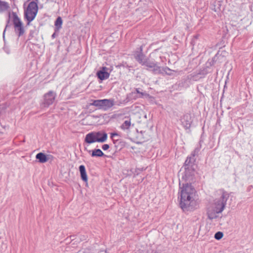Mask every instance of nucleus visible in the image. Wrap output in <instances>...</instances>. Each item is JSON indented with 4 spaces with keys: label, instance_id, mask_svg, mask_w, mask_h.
I'll use <instances>...</instances> for the list:
<instances>
[{
    "label": "nucleus",
    "instance_id": "1",
    "mask_svg": "<svg viewBox=\"0 0 253 253\" xmlns=\"http://www.w3.org/2000/svg\"><path fill=\"white\" fill-rule=\"evenodd\" d=\"M180 188V206L183 211H192L199 208V202L196 199V190L188 183Z\"/></svg>",
    "mask_w": 253,
    "mask_h": 253
},
{
    "label": "nucleus",
    "instance_id": "2",
    "mask_svg": "<svg viewBox=\"0 0 253 253\" xmlns=\"http://www.w3.org/2000/svg\"><path fill=\"white\" fill-rule=\"evenodd\" d=\"M229 194L225 191H222L219 199H216L207 208V215L210 220H213L219 217V214L222 213L225 209Z\"/></svg>",
    "mask_w": 253,
    "mask_h": 253
},
{
    "label": "nucleus",
    "instance_id": "3",
    "mask_svg": "<svg viewBox=\"0 0 253 253\" xmlns=\"http://www.w3.org/2000/svg\"><path fill=\"white\" fill-rule=\"evenodd\" d=\"M38 11V3L36 1H31L25 11V19L27 21V25L34 20Z\"/></svg>",
    "mask_w": 253,
    "mask_h": 253
},
{
    "label": "nucleus",
    "instance_id": "4",
    "mask_svg": "<svg viewBox=\"0 0 253 253\" xmlns=\"http://www.w3.org/2000/svg\"><path fill=\"white\" fill-rule=\"evenodd\" d=\"M90 105L98 107L99 109L107 110L111 108L114 105V100L112 99H99L93 100Z\"/></svg>",
    "mask_w": 253,
    "mask_h": 253
},
{
    "label": "nucleus",
    "instance_id": "5",
    "mask_svg": "<svg viewBox=\"0 0 253 253\" xmlns=\"http://www.w3.org/2000/svg\"><path fill=\"white\" fill-rule=\"evenodd\" d=\"M13 23L14 27V30L18 37H20L24 33V29L23 26L22 22L18 17L15 12H12Z\"/></svg>",
    "mask_w": 253,
    "mask_h": 253
},
{
    "label": "nucleus",
    "instance_id": "6",
    "mask_svg": "<svg viewBox=\"0 0 253 253\" xmlns=\"http://www.w3.org/2000/svg\"><path fill=\"white\" fill-rule=\"evenodd\" d=\"M142 65L145 66L147 70L152 71L155 74H161L162 73L161 67L159 66L157 63L154 60H151L147 59Z\"/></svg>",
    "mask_w": 253,
    "mask_h": 253
},
{
    "label": "nucleus",
    "instance_id": "7",
    "mask_svg": "<svg viewBox=\"0 0 253 253\" xmlns=\"http://www.w3.org/2000/svg\"><path fill=\"white\" fill-rule=\"evenodd\" d=\"M56 94L53 91H49L43 96V100L42 104L43 107H48L54 102Z\"/></svg>",
    "mask_w": 253,
    "mask_h": 253
},
{
    "label": "nucleus",
    "instance_id": "8",
    "mask_svg": "<svg viewBox=\"0 0 253 253\" xmlns=\"http://www.w3.org/2000/svg\"><path fill=\"white\" fill-rule=\"evenodd\" d=\"M134 58L136 61L142 65L147 60L145 55L142 52V46L139 48V51H136L134 54Z\"/></svg>",
    "mask_w": 253,
    "mask_h": 253
},
{
    "label": "nucleus",
    "instance_id": "9",
    "mask_svg": "<svg viewBox=\"0 0 253 253\" xmlns=\"http://www.w3.org/2000/svg\"><path fill=\"white\" fill-rule=\"evenodd\" d=\"M181 122L185 129H189L191 127V125L192 122L191 115L188 114L184 115L181 118Z\"/></svg>",
    "mask_w": 253,
    "mask_h": 253
},
{
    "label": "nucleus",
    "instance_id": "10",
    "mask_svg": "<svg viewBox=\"0 0 253 253\" xmlns=\"http://www.w3.org/2000/svg\"><path fill=\"white\" fill-rule=\"evenodd\" d=\"M133 126L134 125L131 124L130 119H128L124 122L120 127L123 131L128 132L130 131V127Z\"/></svg>",
    "mask_w": 253,
    "mask_h": 253
},
{
    "label": "nucleus",
    "instance_id": "11",
    "mask_svg": "<svg viewBox=\"0 0 253 253\" xmlns=\"http://www.w3.org/2000/svg\"><path fill=\"white\" fill-rule=\"evenodd\" d=\"M106 67H103L102 70L97 72V77L101 80H104L109 77L110 74L106 71Z\"/></svg>",
    "mask_w": 253,
    "mask_h": 253
},
{
    "label": "nucleus",
    "instance_id": "12",
    "mask_svg": "<svg viewBox=\"0 0 253 253\" xmlns=\"http://www.w3.org/2000/svg\"><path fill=\"white\" fill-rule=\"evenodd\" d=\"M94 133L97 142H104L106 141L107 139V134L106 133L101 131H94Z\"/></svg>",
    "mask_w": 253,
    "mask_h": 253
},
{
    "label": "nucleus",
    "instance_id": "13",
    "mask_svg": "<svg viewBox=\"0 0 253 253\" xmlns=\"http://www.w3.org/2000/svg\"><path fill=\"white\" fill-rule=\"evenodd\" d=\"M84 142L88 144H91L97 142L94 131L89 132L85 135Z\"/></svg>",
    "mask_w": 253,
    "mask_h": 253
},
{
    "label": "nucleus",
    "instance_id": "14",
    "mask_svg": "<svg viewBox=\"0 0 253 253\" xmlns=\"http://www.w3.org/2000/svg\"><path fill=\"white\" fill-rule=\"evenodd\" d=\"M87 152L91 154L92 157H100L104 156V153L99 149H95L93 150H87Z\"/></svg>",
    "mask_w": 253,
    "mask_h": 253
},
{
    "label": "nucleus",
    "instance_id": "15",
    "mask_svg": "<svg viewBox=\"0 0 253 253\" xmlns=\"http://www.w3.org/2000/svg\"><path fill=\"white\" fill-rule=\"evenodd\" d=\"M79 170L81 173V178L84 181L86 182L87 181V176L85 167L84 165H81L79 167Z\"/></svg>",
    "mask_w": 253,
    "mask_h": 253
},
{
    "label": "nucleus",
    "instance_id": "16",
    "mask_svg": "<svg viewBox=\"0 0 253 253\" xmlns=\"http://www.w3.org/2000/svg\"><path fill=\"white\" fill-rule=\"evenodd\" d=\"M36 158L39 160V162L41 163H45L48 161L46 156L42 152L38 153L36 156Z\"/></svg>",
    "mask_w": 253,
    "mask_h": 253
},
{
    "label": "nucleus",
    "instance_id": "17",
    "mask_svg": "<svg viewBox=\"0 0 253 253\" xmlns=\"http://www.w3.org/2000/svg\"><path fill=\"white\" fill-rule=\"evenodd\" d=\"M10 8L9 4L0 0V13L7 11Z\"/></svg>",
    "mask_w": 253,
    "mask_h": 253
},
{
    "label": "nucleus",
    "instance_id": "18",
    "mask_svg": "<svg viewBox=\"0 0 253 253\" xmlns=\"http://www.w3.org/2000/svg\"><path fill=\"white\" fill-rule=\"evenodd\" d=\"M62 25V20L60 17H58L56 21H55L54 25H55V31H58L61 28V26Z\"/></svg>",
    "mask_w": 253,
    "mask_h": 253
},
{
    "label": "nucleus",
    "instance_id": "19",
    "mask_svg": "<svg viewBox=\"0 0 253 253\" xmlns=\"http://www.w3.org/2000/svg\"><path fill=\"white\" fill-rule=\"evenodd\" d=\"M194 161V158L190 156L187 158L184 164L185 166H189L191 164L193 163Z\"/></svg>",
    "mask_w": 253,
    "mask_h": 253
},
{
    "label": "nucleus",
    "instance_id": "20",
    "mask_svg": "<svg viewBox=\"0 0 253 253\" xmlns=\"http://www.w3.org/2000/svg\"><path fill=\"white\" fill-rule=\"evenodd\" d=\"M223 236V234L222 232L219 231V232H216L215 234L214 238L216 240H220L222 238Z\"/></svg>",
    "mask_w": 253,
    "mask_h": 253
},
{
    "label": "nucleus",
    "instance_id": "21",
    "mask_svg": "<svg viewBox=\"0 0 253 253\" xmlns=\"http://www.w3.org/2000/svg\"><path fill=\"white\" fill-rule=\"evenodd\" d=\"M110 134H111L110 137H111V139H112L114 143H115L116 141L118 140V139H115L114 138L115 137H116V136H119L120 135L118 133H117V132H112V133H111Z\"/></svg>",
    "mask_w": 253,
    "mask_h": 253
},
{
    "label": "nucleus",
    "instance_id": "22",
    "mask_svg": "<svg viewBox=\"0 0 253 253\" xmlns=\"http://www.w3.org/2000/svg\"><path fill=\"white\" fill-rule=\"evenodd\" d=\"M161 69H162V73H165L166 74H168V75H170V73L169 72L170 71H171V70L167 67H163V68H162L161 67Z\"/></svg>",
    "mask_w": 253,
    "mask_h": 253
},
{
    "label": "nucleus",
    "instance_id": "23",
    "mask_svg": "<svg viewBox=\"0 0 253 253\" xmlns=\"http://www.w3.org/2000/svg\"><path fill=\"white\" fill-rule=\"evenodd\" d=\"M200 151V149L198 148H196L195 149V150L192 152L191 154V156H192V157H193L194 158V157L198 155L199 152Z\"/></svg>",
    "mask_w": 253,
    "mask_h": 253
},
{
    "label": "nucleus",
    "instance_id": "24",
    "mask_svg": "<svg viewBox=\"0 0 253 253\" xmlns=\"http://www.w3.org/2000/svg\"><path fill=\"white\" fill-rule=\"evenodd\" d=\"M10 13H8L9 19H8V20L7 21V24H6V25L5 26V29H4V30L3 31V38H4V35H5V32L6 29L7 28H8V27H9L8 24L9 23V18H10Z\"/></svg>",
    "mask_w": 253,
    "mask_h": 253
},
{
    "label": "nucleus",
    "instance_id": "25",
    "mask_svg": "<svg viewBox=\"0 0 253 253\" xmlns=\"http://www.w3.org/2000/svg\"><path fill=\"white\" fill-rule=\"evenodd\" d=\"M135 90L136 93L139 94L138 97H141L144 95V93L142 92H140L138 88H136Z\"/></svg>",
    "mask_w": 253,
    "mask_h": 253
},
{
    "label": "nucleus",
    "instance_id": "26",
    "mask_svg": "<svg viewBox=\"0 0 253 253\" xmlns=\"http://www.w3.org/2000/svg\"><path fill=\"white\" fill-rule=\"evenodd\" d=\"M102 148L103 150H107L109 148V145L107 144H104L102 145Z\"/></svg>",
    "mask_w": 253,
    "mask_h": 253
},
{
    "label": "nucleus",
    "instance_id": "27",
    "mask_svg": "<svg viewBox=\"0 0 253 253\" xmlns=\"http://www.w3.org/2000/svg\"><path fill=\"white\" fill-rule=\"evenodd\" d=\"M56 33H54L52 35L51 37H52V39H54V38H55L56 37Z\"/></svg>",
    "mask_w": 253,
    "mask_h": 253
},
{
    "label": "nucleus",
    "instance_id": "28",
    "mask_svg": "<svg viewBox=\"0 0 253 253\" xmlns=\"http://www.w3.org/2000/svg\"><path fill=\"white\" fill-rule=\"evenodd\" d=\"M38 1H39V0H35V1H36V2H37L38 3Z\"/></svg>",
    "mask_w": 253,
    "mask_h": 253
}]
</instances>
